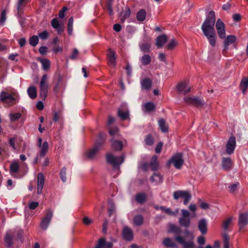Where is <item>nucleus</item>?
<instances>
[{
    "mask_svg": "<svg viewBox=\"0 0 248 248\" xmlns=\"http://www.w3.org/2000/svg\"><path fill=\"white\" fill-rule=\"evenodd\" d=\"M40 155L41 157H44L46 154L48 149V144L47 141H45L41 147Z\"/></svg>",
    "mask_w": 248,
    "mask_h": 248,
    "instance_id": "nucleus-39",
    "label": "nucleus"
},
{
    "mask_svg": "<svg viewBox=\"0 0 248 248\" xmlns=\"http://www.w3.org/2000/svg\"><path fill=\"white\" fill-rule=\"evenodd\" d=\"M184 233L186 238H191L194 239V236L193 234L190 232L187 229H185L184 231Z\"/></svg>",
    "mask_w": 248,
    "mask_h": 248,
    "instance_id": "nucleus-59",
    "label": "nucleus"
},
{
    "mask_svg": "<svg viewBox=\"0 0 248 248\" xmlns=\"http://www.w3.org/2000/svg\"><path fill=\"white\" fill-rule=\"evenodd\" d=\"M37 60L42 64V68L44 70H47L50 67V61L48 59L46 58H38Z\"/></svg>",
    "mask_w": 248,
    "mask_h": 248,
    "instance_id": "nucleus-31",
    "label": "nucleus"
},
{
    "mask_svg": "<svg viewBox=\"0 0 248 248\" xmlns=\"http://www.w3.org/2000/svg\"><path fill=\"white\" fill-rule=\"evenodd\" d=\"M48 77L46 74H44L41 80L40 87L48 86L47 83Z\"/></svg>",
    "mask_w": 248,
    "mask_h": 248,
    "instance_id": "nucleus-49",
    "label": "nucleus"
},
{
    "mask_svg": "<svg viewBox=\"0 0 248 248\" xmlns=\"http://www.w3.org/2000/svg\"><path fill=\"white\" fill-rule=\"evenodd\" d=\"M0 100L5 103H14L15 98L12 94L5 91H2L0 94Z\"/></svg>",
    "mask_w": 248,
    "mask_h": 248,
    "instance_id": "nucleus-12",
    "label": "nucleus"
},
{
    "mask_svg": "<svg viewBox=\"0 0 248 248\" xmlns=\"http://www.w3.org/2000/svg\"><path fill=\"white\" fill-rule=\"evenodd\" d=\"M163 245L167 248H177V244L170 238H166L163 240Z\"/></svg>",
    "mask_w": 248,
    "mask_h": 248,
    "instance_id": "nucleus-26",
    "label": "nucleus"
},
{
    "mask_svg": "<svg viewBox=\"0 0 248 248\" xmlns=\"http://www.w3.org/2000/svg\"><path fill=\"white\" fill-rule=\"evenodd\" d=\"M28 94L30 97L31 99H34L36 97L37 91L36 89L34 86L30 87L27 90Z\"/></svg>",
    "mask_w": 248,
    "mask_h": 248,
    "instance_id": "nucleus-37",
    "label": "nucleus"
},
{
    "mask_svg": "<svg viewBox=\"0 0 248 248\" xmlns=\"http://www.w3.org/2000/svg\"><path fill=\"white\" fill-rule=\"evenodd\" d=\"M27 2V0H18L16 9L18 15L21 14L23 12V7L25 6Z\"/></svg>",
    "mask_w": 248,
    "mask_h": 248,
    "instance_id": "nucleus-35",
    "label": "nucleus"
},
{
    "mask_svg": "<svg viewBox=\"0 0 248 248\" xmlns=\"http://www.w3.org/2000/svg\"><path fill=\"white\" fill-rule=\"evenodd\" d=\"M113 243L110 242H107L105 238H100L97 244L94 248H112Z\"/></svg>",
    "mask_w": 248,
    "mask_h": 248,
    "instance_id": "nucleus-17",
    "label": "nucleus"
},
{
    "mask_svg": "<svg viewBox=\"0 0 248 248\" xmlns=\"http://www.w3.org/2000/svg\"><path fill=\"white\" fill-rule=\"evenodd\" d=\"M140 85L142 90L149 91L151 89L152 85V80L148 77H145L140 80Z\"/></svg>",
    "mask_w": 248,
    "mask_h": 248,
    "instance_id": "nucleus-15",
    "label": "nucleus"
},
{
    "mask_svg": "<svg viewBox=\"0 0 248 248\" xmlns=\"http://www.w3.org/2000/svg\"><path fill=\"white\" fill-rule=\"evenodd\" d=\"M162 146L163 143L162 142H158L155 148V153L157 154H160L161 151Z\"/></svg>",
    "mask_w": 248,
    "mask_h": 248,
    "instance_id": "nucleus-60",
    "label": "nucleus"
},
{
    "mask_svg": "<svg viewBox=\"0 0 248 248\" xmlns=\"http://www.w3.org/2000/svg\"><path fill=\"white\" fill-rule=\"evenodd\" d=\"M236 147V140L234 136L229 138L227 144L226 152L227 154L231 155L233 153Z\"/></svg>",
    "mask_w": 248,
    "mask_h": 248,
    "instance_id": "nucleus-11",
    "label": "nucleus"
},
{
    "mask_svg": "<svg viewBox=\"0 0 248 248\" xmlns=\"http://www.w3.org/2000/svg\"><path fill=\"white\" fill-rule=\"evenodd\" d=\"M232 220V219L231 217H230V218H228L227 219H226V220H225V221L224 222V223L223 224V227L225 230H227L228 229L229 225L231 223Z\"/></svg>",
    "mask_w": 248,
    "mask_h": 248,
    "instance_id": "nucleus-58",
    "label": "nucleus"
},
{
    "mask_svg": "<svg viewBox=\"0 0 248 248\" xmlns=\"http://www.w3.org/2000/svg\"><path fill=\"white\" fill-rule=\"evenodd\" d=\"M116 56L114 51H112L110 48L108 49V52L107 55V60L108 64L113 67L116 66Z\"/></svg>",
    "mask_w": 248,
    "mask_h": 248,
    "instance_id": "nucleus-16",
    "label": "nucleus"
},
{
    "mask_svg": "<svg viewBox=\"0 0 248 248\" xmlns=\"http://www.w3.org/2000/svg\"><path fill=\"white\" fill-rule=\"evenodd\" d=\"M74 19L73 17H71L68 19L67 24V31L69 35H72L73 32V26Z\"/></svg>",
    "mask_w": 248,
    "mask_h": 248,
    "instance_id": "nucleus-44",
    "label": "nucleus"
},
{
    "mask_svg": "<svg viewBox=\"0 0 248 248\" xmlns=\"http://www.w3.org/2000/svg\"><path fill=\"white\" fill-rule=\"evenodd\" d=\"M122 235L124 240L130 241L133 238V232L132 230L127 226L124 227L122 231Z\"/></svg>",
    "mask_w": 248,
    "mask_h": 248,
    "instance_id": "nucleus-14",
    "label": "nucleus"
},
{
    "mask_svg": "<svg viewBox=\"0 0 248 248\" xmlns=\"http://www.w3.org/2000/svg\"><path fill=\"white\" fill-rule=\"evenodd\" d=\"M118 116L123 121H125L130 119L129 111L126 109L123 111L122 109L119 108L118 109Z\"/></svg>",
    "mask_w": 248,
    "mask_h": 248,
    "instance_id": "nucleus-25",
    "label": "nucleus"
},
{
    "mask_svg": "<svg viewBox=\"0 0 248 248\" xmlns=\"http://www.w3.org/2000/svg\"><path fill=\"white\" fill-rule=\"evenodd\" d=\"M197 242L200 245H202L205 244V239L203 236H199L197 238Z\"/></svg>",
    "mask_w": 248,
    "mask_h": 248,
    "instance_id": "nucleus-64",
    "label": "nucleus"
},
{
    "mask_svg": "<svg viewBox=\"0 0 248 248\" xmlns=\"http://www.w3.org/2000/svg\"><path fill=\"white\" fill-rule=\"evenodd\" d=\"M216 28L219 38L224 39L226 36L225 26L224 23L219 18L216 22Z\"/></svg>",
    "mask_w": 248,
    "mask_h": 248,
    "instance_id": "nucleus-9",
    "label": "nucleus"
},
{
    "mask_svg": "<svg viewBox=\"0 0 248 248\" xmlns=\"http://www.w3.org/2000/svg\"><path fill=\"white\" fill-rule=\"evenodd\" d=\"M142 64L144 65H147L150 64L151 62V58L148 54H144L140 59Z\"/></svg>",
    "mask_w": 248,
    "mask_h": 248,
    "instance_id": "nucleus-41",
    "label": "nucleus"
},
{
    "mask_svg": "<svg viewBox=\"0 0 248 248\" xmlns=\"http://www.w3.org/2000/svg\"><path fill=\"white\" fill-rule=\"evenodd\" d=\"M240 88L243 93H244L248 88V77H243L240 83Z\"/></svg>",
    "mask_w": 248,
    "mask_h": 248,
    "instance_id": "nucleus-29",
    "label": "nucleus"
},
{
    "mask_svg": "<svg viewBox=\"0 0 248 248\" xmlns=\"http://www.w3.org/2000/svg\"><path fill=\"white\" fill-rule=\"evenodd\" d=\"M169 232H172L174 234H177V235H180V234L182 232V229L177 226L171 224L169 226Z\"/></svg>",
    "mask_w": 248,
    "mask_h": 248,
    "instance_id": "nucleus-34",
    "label": "nucleus"
},
{
    "mask_svg": "<svg viewBox=\"0 0 248 248\" xmlns=\"http://www.w3.org/2000/svg\"><path fill=\"white\" fill-rule=\"evenodd\" d=\"M60 177L63 182H65L67 180L66 178V169L65 167H63L62 169L60 171Z\"/></svg>",
    "mask_w": 248,
    "mask_h": 248,
    "instance_id": "nucleus-50",
    "label": "nucleus"
},
{
    "mask_svg": "<svg viewBox=\"0 0 248 248\" xmlns=\"http://www.w3.org/2000/svg\"><path fill=\"white\" fill-rule=\"evenodd\" d=\"M149 166L153 171L157 170L159 169V163L156 155H154L152 156Z\"/></svg>",
    "mask_w": 248,
    "mask_h": 248,
    "instance_id": "nucleus-23",
    "label": "nucleus"
},
{
    "mask_svg": "<svg viewBox=\"0 0 248 248\" xmlns=\"http://www.w3.org/2000/svg\"><path fill=\"white\" fill-rule=\"evenodd\" d=\"M105 135L102 133H99L98 137L94 146L97 147V148L99 150L105 142Z\"/></svg>",
    "mask_w": 248,
    "mask_h": 248,
    "instance_id": "nucleus-24",
    "label": "nucleus"
},
{
    "mask_svg": "<svg viewBox=\"0 0 248 248\" xmlns=\"http://www.w3.org/2000/svg\"><path fill=\"white\" fill-rule=\"evenodd\" d=\"M39 205V203L37 202H32L29 204V208L31 210H34Z\"/></svg>",
    "mask_w": 248,
    "mask_h": 248,
    "instance_id": "nucleus-62",
    "label": "nucleus"
},
{
    "mask_svg": "<svg viewBox=\"0 0 248 248\" xmlns=\"http://www.w3.org/2000/svg\"><path fill=\"white\" fill-rule=\"evenodd\" d=\"M38 42V37L36 35H33L29 38V44L32 46H36Z\"/></svg>",
    "mask_w": 248,
    "mask_h": 248,
    "instance_id": "nucleus-45",
    "label": "nucleus"
},
{
    "mask_svg": "<svg viewBox=\"0 0 248 248\" xmlns=\"http://www.w3.org/2000/svg\"><path fill=\"white\" fill-rule=\"evenodd\" d=\"M223 248H229V237L226 233L223 235Z\"/></svg>",
    "mask_w": 248,
    "mask_h": 248,
    "instance_id": "nucleus-48",
    "label": "nucleus"
},
{
    "mask_svg": "<svg viewBox=\"0 0 248 248\" xmlns=\"http://www.w3.org/2000/svg\"><path fill=\"white\" fill-rule=\"evenodd\" d=\"M144 108L146 111L151 112L155 109V106L152 102H147L144 104Z\"/></svg>",
    "mask_w": 248,
    "mask_h": 248,
    "instance_id": "nucleus-46",
    "label": "nucleus"
},
{
    "mask_svg": "<svg viewBox=\"0 0 248 248\" xmlns=\"http://www.w3.org/2000/svg\"><path fill=\"white\" fill-rule=\"evenodd\" d=\"M105 8L108 11V14L110 16H111L113 15L114 13L112 9V4H106Z\"/></svg>",
    "mask_w": 248,
    "mask_h": 248,
    "instance_id": "nucleus-55",
    "label": "nucleus"
},
{
    "mask_svg": "<svg viewBox=\"0 0 248 248\" xmlns=\"http://www.w3.org/2000/svg\"><path fill=\"white\" fill-rule=\"evenodd\" d=\"M184 101L186 103L194 105L196 107H202L204 104V100L202 98L195 96L185 97Z\"/></svg>",
    "mask_w": 248,
    "mask_h": 248,
    "instance_id": "nucleus-7",
    "label": "nucleus"
},
{
    "mask_svg": "<svg viewBox=\"0 0 248 248\" xmlns=\"http://www.w3.org/2000/svg\"><path fill=\"white\" fill-rule=\"evenodd\" d=\"M45 177L42 172H39L37 175V194H41L44 186Z\"/></svg>",
    "mask_w": 248,
    "mask_h": 248,
    "instance_id": "nucleus-18",
    "label": "nucleus"
},
{
    "mask_svg": "<svg viewBox=\"0 0 248 248\" xmlns=\"http://www.w3.org/2000/svg\"><path fill=\"white\" fill-rule=\"evenodd\" d=\"M236 41V37L233 35H228L224 40V42L227 44H230L235 42Z\"/></svg>",
    "mask_w": 248,
    "mask_h": 248,
    "instance_id": "nucleus-51",
    "label": "nucleus"
},
{
    "mask_svg": "<svg viewBox=\"0 0 248 248\" xmlns=\"http://www.w3.org/2000/svg\"><path fill=\"white\" fill-rule=\"evenodd\" d=\"M162 176L160 173L156 172H154L151 177V180L152 182L155 181L157 182H162Z\"/></svg>",
    "mask_w": 248,
    "mask_h": 248,
    "instance_id": "nucleus-42",
    "label": "nucleus"
},
{
    "mask_svg": "<svg viewBox=\"0 0 248 248\" xmlns=\"http://www.w3.org/2000/svg\"><path fill=\"white\" fill-rule=\"evenodd\" d=\"M144 217L141 215L135 216L133 218V223L135 225L140 226L143 224Z\"/></svg>",
    "mask_w": 248,
    "mask_h": 248,
    "instance_id": "nucleus-32",
    "label": "nucleus"
},
{
    "mask_svg": "<svg viewBox=\"0 0 248 248\" xmlns=\"http://www.w3.org/2000/svg\"><path fill=\"white\" fill-rule=\"evenodd\" d=\"M176 45V42L174 39H172L168 44L167 47L169 49H172Z\"/></svg>",
    "mask_w": 248,
    "mask_h": 248,
    "instance_id": "nucleus-61",
    "label": "nucleus"
},
{
    "mask_svg": "<svg viewBox=\"0 0 248 248\" xmlns=\"http://www.w3.org/2000/svg\"><path fill=\"white\" fill-rule=\"evenodd\" d=\"M99 149H98L97 147L94 146L93 149L90 150L86 153V156L88 158L92 159L94 157L95 154L97 153Z\"/></svg>",
    "mask_w": 248,
    "mask_h": 248,
    "instance_id": "nucleus-43",
    "label": "nucleus"
},
{
    "mask_svg": "<svg viewBox=\"0 0 248 248\" xmlns=\"http://www.w3.org/2000/svg\"><path fill=\"white\" fill-rule=\"evenodd\" d=\"M6 19V11L3 10L1 13L0 18V25H3Z\"/></svg>",
    "mask_w": 248,
    "mask_h": 248,
    "instance_id": "nucleus-56",
    "label": "nucleus"
},
{
    "mask_svg": "<svg viewBox=\"0 0 248 248\" xmlns=\"http://www.w3.org/2000/svg\"><path fill=\"white\" fill-rule=\"evenodd\" d=\"M182 217L179 218V223L181 226L187 228L190 226L191 220L190 213L186 209L181 210Z\"/></svg>",
    "mask_w": 248,
    "mask_h": 248,
    "instance_id": "nucleus-5",
    "label": "nucleus"
},
{
    "mask_svg": "<svg viewBox=\"0 0 248 248\" xmlns=\"http://www.w3.org/2000/svg\"><path fill=\"white\" fill-rule=\"evenodd\" d=\"M121 16H124L125 18H128L131 15V10L129 7H126L125 10L123 11L121 13Z\"/></svg>",
    "mask_w": 248,
    "mask_h": 248,
    "instance_id": "nucleus-52",
    "label": "nucleus"
},
{
    "mask_svg": "<svg viewBox=\"0 0 248 248\" xmlns=\"http://www.w3.org/2000/svg\"><path fill=\"white\" fill-rule=\"evenodd\" d=\"M248 224V214L247 213H241L238 218V225L239 231L243 232L245 227Z\"/></svg>",
    "mask_w": 248,
    "mask_h": 248,
    "instance_id": "nucleus-10",
    "label": "nucleus"
},
{
    "mask_svg": "<svg viewBox=\"0 0 248 248\" xmlns=\"http://www.w3.org/2000/svg\"><path fill=\"white\" fill-rule=\"evenodd\" d=\"M175 240L182 245L183 248H194V239H191V238H189L188 241H186L184 237L181 235H176L175 237Z\"/></svg>",
    "mask_w": 248,
    "mask_h": 248,
    "instance_id": "nucleus-8",
    "label": "nucleus"
},
{
    "mask_svg": "<svg viewBox=\"0 0 248 248\" xmlns=\"http://www.w3.org/2000/svg\"><path fill=\"white\" fill-rule=\"evenodd\" d=\"M5 246L8 248H11L13 245V236L9 232H7L4 237Z\"/></svg>",
    "mask_w": 248,
    "mask_h": 248,
    "instance_id": "nucleus-27",
    "label": "nucleus"
},
{
    "mask_svg": "<svg viewBox=\"0 0 248 248\" xmlns=\"http://www.w3.org/2000/svg\"><path fill=\"white\" fill-rule=\"evenodd\" d=\"M47 47L45 46H42L39 48V52L40 54L44 55L46 54L47 51Z\"/></svg>",
    "mask_w": 248,
    "mask_h": 248,
    "instance_id": "nucleus-63",
    "label": "nucleus"
},
{
    "mask_svg": "<svg viewBox=\"0 0 248 248\" xmlns=\"http://www.w3.org/2000/svg\"><path fill=\"white\" fill-rule=\"evenodd\" d=\"M176 90L179 93H183L186 94L191 91L190 88L188 86V84L185 81L181 82L177 84Z\"/></svg>",
    "mask_w": 248,
    "mask_h": 248,
    "instance_id": "nucleus-13",
    "label": "nucleus"
},
{
    "mask_svg": "<svg viewBox=\"0 0 248 248\" xmlns=\"http://www.w3.org/2000/svg\"><path fill=\"white\" fill-rule=\"evenodd\" d=\"M184 161L183 158V154L178 153L174 154L171 158L167 162V166L170 167V165L173 164L176 169H180L182 168Z\"/></svg>",
    "mask_w": 248,
    "mask_h": 248,
    "instance_id": "nucleus-3",
    "label": "nucleus"
},
{
    "mask_svg": "<svg viewBox=\"0 0 248 248\" xmlns=\"http://www.w3.org/2000/svg\"><path fill=\"white\" fill-rule=\"evenodd\" d=\"M173 199L178 200L179 198L184 199V204L187 205L191 198V195L187 191L177 190L173 193Z\"/></svg>",
    "mask_w": 248,
    "mask_h": 248,
    "instance_id": "nucleus-4",
    "label": "nucleus"
},
{
    "mask_svg": "<svg viewBox=\"0 0 248 248\" xmlns=\"http://www.w3.org/2000/svg\"><path fill=\"white\" fill-rule=\"evenodd\" d=\"M48 86H43L40 87V95L42 100H44L47 95L48 93Z\"/></svg>",
    "mask_w": 248,
    "mask_h": 248,
    "instance_id": "nucleus-36",
    "label": "nucleus"
},
{
    "mask_svg": "<svg viewBox=\"0 0 248 248\" xmlns=\"http://www.w3.org/2000/svg\"><path fill=\"white\" fill-rule=\"evenodd\" d=\"M139 46L140 50L144 53H147L150 51L151 44L150 39L147 40L146 41L144 40V42L140 44Z\"/></svg>",
    "mask_w": 248,
    "mask_h": 248,
    "instance_id": "nucleus-22",
    "label": "nucleus"
},
{
    "mask_svg": "<svg viewBox=\"0 0 248 248\" xmlns=\"http://www.w3.org/2000/svg\"><path fill=\"white\" fill-rule=\"evenodd\" d=\"M198 229L202 234H205L207 232V223L205 219L202 218L198 222Z\"/></svg>",
    "mask_w": 248,
    "mask_h": 248,
    "instance_id": "nucleus-19",
    "label": "nucleus"
},
{
    "mask_svg": "<svg viewBox=\"0 0 248 248\" xmlns=\"http://www.w3.org/2000/svg\"><path fill=\"white\" fill-rule=\"evenodd\" d=\"M222 167L224 170H230L232 165V163L231 158L230 157H223L222 159Z\"/></svg>",
    "mask_w": 248,
    "mask_h": 248,
    "instance_id": "nucleus-20",
    "label": "nucleus"
},
{
    "mask_svg": "<svg viewBox=\"0 0 248 248\" xmlns=\"http://www.w3.org/2000/svg\"><path fill=\"white\" fill-rule=\"evenodd\" d=\"M52 216V211L50 209H47L46 211V215L42 218L40 224V227L42 229L46 230L47 229L50 224Z\"/></svg>",
    "mask_w": 248,
    "mask_h": 248,
    "instance_id": "nucleus-6",
    "label": "nucleus"
},
{
    "mask_svg": "<svg viewBox=\"0 0 248 248\" xmlns=\"http://www.w3.org/2000/svg\"><path fill=\"white\" fill-rule=\"evenodd\" d=\"M19 169V166L17 162H14L12 163L10 166V171L11 173H17Z\"/></svg>",
    "mask_w": 248,
    "mask_h": 248,
    "instance_id": "nucleus-40",
    "label": "nucleus"
},
{
    "mask_svg": "<svg viewBox=\"0 0 248 248\" xmlns=\"http://www.w3.org/2000/svg\"><path fill=\"white\" fill-rule=\"evenodd\" d=\"M147 199V196L144 193H138L135 197V200L137 203L142 204L144 203Z\"/></svg>",
    "mask_w": 248,
    "mask_h": 248,
    "instance_id": "nucleus-30",
    "label": "nucleus"
},
{
    "mask_svg": "<svg viewBox=\"0 0 248 248\" xmlns=\"http://www.w3.org/2000/svg\"><path fill=\"white\" fill-rule=\"evenodd\" d=\"M215 12L211 11L201 27L203 35L206 37L210 45L213 47L216 45L217 37L215 30Z\"/></svg>",
    "mask_w": 248,
    "mask_h": 248,
    "instance_id": "nucleus-1",
    "label": "nucleus"
},
{
    "mask_svg": "<svg viewBox=\"0 0 248 248\" xmlns=\"http://www.w3.org/2000/svg\"><path fill=\"white\" fill-rule=\"evenodd\" d=\"M51 24L52 27L54 29L59 28V26H60L62 24H60L59 21L56 18H53L51 22Z\"/></svg>",
    "mask_w": 248,
    "mask_h": 248,
    "instance_id": "nucleus-54",
    "label": "nucleus"
},
{
    "mask_svg": "<svg viewBox=\"0 0 248 248\" xmlns=\"http://www.w3.org/2000/svg\"><path fill=\"white\" fill-rule=\"evenodd\" d=\"M112 148L116 151H121L123 147V142L118 140H111Z\"/></svg>",
    "mask_w": 248,
    "mask_h": 248,
    "instance_id": "nucleus-28",
    "label": "nucleus"
},
{
    "mask_svg": "<svg viewBox=\"0 0 248 248\" xmlns=\"http://www.w3.org/2000/svg\"><path fill=\"white\" fill-rule=\"evenodd\" d=\"M146 16V12L144 9H140L136 15L137 19L140 22L143 21Z\"/></svg>",
    "mask_w": 248,
    "mask_h": 248,
    "instance_id": "nucleus-33",
    "label": "nucleus"
},
{
    "mask_svg": "<svg viewBox=\"0 0 248 248\" xmlns=\"http://www.w3.org/2000/svg\"><path fill=\"white\" fill-rule=\"evenodd\" d=\"M158 125L162 132L165 133L168 131V126L166 124L164 119L161 118L158 121Z\"/></svg>",
    "mask_w": 248,
    "mask_h": 248,
    "instance_id": "nucleus-38",
    "label": "nucleus"
},
{
    "mask_svg": "<svg viewBox=\"0 0 248 248\" xmlns=\"http://www.w3.org/2000/svg\"><path fill=\"white\" fill-rule=\"evenodd\" d=\"M145 142L148 146H151L154 144V139L151 134H148L145 138Z\"/></svg>",
    "mask_w": 248,
    "mask_h": 248,
    "instance_id": "nucleus-47",
    "label": "nucleus"
},
{
    "mask_svg": "<svg viewBox=\"0 0 248 248\" xmlns=\"http://www.w3.org/2000/svg\"><path fill=\"white\" fill-rule=\"evenodd\" d=\"M21 114L20 113L10 114V119L12 121H16L21 117Z\"/></svg>",
    "mask_w": 248,
    "mask_h": 248,
    "instance_id": "nucleus-53",
    "label": "nucleus"
},
{
    "mask_svg": "<svg viewBox=\"0 0 248 248\" xmlns=\"http://www.w3.org/2000/svg\"><path fill=\"white\" fill-rule=\"evenodd\" d=\"M38 36L43 40H46L48 36V33L46 31H44L38 34Z\"/></svg>",
    "mask_w": 248,
    "mask_h": 248,
    "instance_id": "nucleus-57",
    "label": "nucleus"
},
{
    "mask_svg": "<svg viewBox=\"0 0 248 248\" xmlns=\"http://www.w3.org/2000/svg\"><path fill=\"white\" fill-rule=\"evenodd\" d=\"M106 160L108 164L112 166L114 169H119L120 165L124 161V155L115 156L111 153H107L106 154Z\"/></svg>",
    "mask_w": 248,
    "mask_h": 248,
    "instance_id": "nucleus-2",
    "label": "nucleus"
},
{
    "mask_svg": "<svg viewBox=\"0 0 248 248\" xmlns=\"http://www.w3.org/2000/svg\"><path fill=\"white\" fill-rule=\"evenodd\" d=\"M168 40L167 36L162 34L158 36L156 39V46L158 48L162 47Z\"/></svg>",
    "mask_w": 248,
    "mask_h": 248,
    "instance_id": "nucleus-21",
    "label": "nucleus"
}]
</instances>
